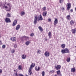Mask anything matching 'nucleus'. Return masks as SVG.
Returning <instances> with one entry per match:
<instances>
[{"label": "nucleus", "mask_w": 76, "mask_h": 76, "mask_svg": "<svg viewBox=\"0 0 76 76\" xmlns=\"http://www.w3.org/2000/svg\"><path fill=\"white\" fill-rule=\"evenodd\" d=\"M47 11H45L43 12V16H44L45 17L47 15Z\"/></svg>", "instance_id": "obj_15"}, {"label": "nucleus", "mask_w": 76, "mask_h": 76, "mask_svg": "<svg viewBox=\"0 0 76 76\" xmlns=\"http://www.w3.org/2000/svg\"><path fill=\"white\" fill-rule=\"evenodd\" d=\"M2 47L3 48H5V47H6V45H2Z\"/></svg>", "instance_id": "obj_35"}, {"label": "nucleus", "mask_w": 76, "mask_h": 76, "mask_svg": "<svg viewBox=\"0 0 76 76\" xmlns=\"http://www.w3.org/2000/svg\"><path fill=\"white\" fill-rule=\"evenodd\" d=\"M14 71H16V70H14Z\"/></svg>", "instance_id": "obj_49"}, {"label": "nucleus", "mask_w": 76, "mask_h": 76, "mask_svg": "<svg viewBox=\"0 0 76 76\" xmlns=\"http://www.w3.org/2000/svg\"><path fill=\"white\" fill-rule=\"evenodd\" d=\"M34 35V33H32L30 35V37H33Z\"/></svg>", "instance_id": "obj_34"}, {"label": "nucleus", "mask_w": 76, "mask_h": 76, "mask_svg": "<svg viewBox=\"0 0 76 76\" xmlns=\"http://www.w3.org/2000/svg\"><path fill=\"white\" fill-rule=\"evenodd\" d=\"M57 75H59V74L60 73V70H58L56 72Z\"/></svg>", "instance_id": "obj_30"}, {"label": "nucleus", "mask_w": 76, "mask_h": 76, "mask_svg": "<svg viewBox=\"0 0 76 76\" xmlns=\"http://www.w3.org/2000/svg\"><path fill=\"white\" fill-rule=\"evenodd\" d=\"M18 70H22V66L21 65H19L18 68Z\"/></svg>", "instance_id": "obj_26"}, {"label": "nucleus", "mask_w": 76, "mask_h": 76, "mask_svg": "<svg viewBox=\"0 0 76 76\" xmlns=\"http://www.w3.org/2000/svg\"><path fill=\"white\" fill-rule=\"evenodd\" d=\"M24 37L25 38H26V39H28V37Z\"/></svg>", "instance_id": "obj_44"}, {"label": "nucleus", "mask_w": 76, "mask_h": 76, "mask_svg": "<svg viewBox=\"0 0 76 76\" xmlns=\"http://www.w3.org/2000/svg\"><path fill=\"white\" fill-rule=\"evenodd\" d=\"M45 57H49L50 56V53L48 51H46L44 54Z\"/></svg>", "instance_id": "obj_6"}, {"label": "nucleus", "mask_w": 76, "mask_h": 76, "mask_svg": "<svg viewBox=\"0 0 76 76\" xmlns=\"http://www.w3.org/2000/svg\"><path fill=\"white\" fill-rule=\"evenodd\" d=\"M66 61L67 62H70V58H67Z\"/></svg>", "instance_id": "obj_27"}, {"label": "nucleus", "mask_w": 76, "mask_h": 76, "mask_svg": "<svg viewBox=\"0 0 76 76\" xmlns=\"http://www.w3.org/2000/svg\"><path fill=\"white\" fill-rule=\"evenodd\" d=\"M75 47H76V46H75Z\"/></svg>", "instance_id": "obj_51"}, {"label": "nucleus", "mask_w": 76, "mask_h": 76, "mask_svg": "<svg viewBox=\"0 0 76 76\" xmlns=\"http://www.w3.org/2000/svg\"><path fill=\"white\" fill-rule=\"evenodd\" d=\"M66 19L68 20H70V19H71V17H70V15H68L66 16Z\"/></svg>", "instance_id": "obj_14"}, {"label": "nucleus", "mask_w": 76, "mask_h": 76, "mask_svg": "<svg viewBox=\"0 0 76 76\" xmlns=\"http://www.w3.org/2000/svg\"><path fill=\"white\" fill-rule=\"evenodd\" d=\"M41 52V50H38L37 51V53H39L40 54V52Z\"/></svg>", "instance_id": "obj_36"}, {"label": "nucleus", "mask_w": 76, "mask_h": 76, "mask_svg": "<svg viewBox=\"0 0 76 76\" xmlns=\"http://www.w3.org/2000/svg\"><path fill=\"white\" fill-rule=\"evenodd\" d=\"M62 9H63V10H64V8L63 7L62 8Z\"/></svg>", "instance_id": "obj_47"}, {"label": "nucleus", "mask_w": 76, "mask_h": 76, "mask_svg": "<svg viewBox=\"0 0 76 76\" xmlns=\"http://www.w3.org/2000/svg\"><path fill=\"white\" fill-rule=\"evenodd\" d=\"M7 6H5V5L4 4L3 5V9L5 8V9H7L8 8L9 9H8L7 10V11L8 12L10 11V10H11V9L12 8V6H10V4L8 3L7 4Z\"/></svg>", "instance_id": "obj_2"}, {"label": "nucleus", "mask_w": 76, "mask_h": 76, "mask_svg": "<svg viewBox=\"0 0 76 76\" xmlns=\"http://www.w3.org/2000/svg\"><path fill=\"white\" fill-rule=\"evenodd\" d=\"M67 6L68 7L67 8V9L68 10H70V9L71 7V4L70 3H68L66 4Z\"/></svg>", "instance_id": "obj_4"}, {"label": "nucleus", "mask_w": 76, "mask_h": 76, "mask_svg": "<svg viewBox=\"0 0 76 76\" xmlns=\"http://www.w3.org/2000/svg\"><path fill=\"white\" fill-rule=\"evenodd\" d=\"M35 67V63H32L28 70L29 73L28 74L29 75H31V74H32L31 69L33 67Z\"/></svg>", "instance_id": "obj_3"}, {"label": "nucleus", "mask_w": 76, "mask_h": 76, "mask_svg": "<svg viewBox=\"0 0 76 76\" xmlns=\"http://www.w3.org/2000/svg\"><path fill=\"white\" fill-rule=\"evenodd\" d=\"M4 4L2 5V4L1 3H0V7H1L2 6L3 7V6Z\"/></svg>", "instance_id": "obj_38"}, {"label": "nucleus", "mask_w": 76, "mask_h": 76, "mask_svg": "<svg viewBox=\"0 0 76 76\" xmlns=\"http://www.w3.org/2000/svg\"><path fill=\"white\" fill-rule=\"evenodd\" d=\"M59 76H61V74L60 73L59 74Z\"/></svg>", "instance_id": "obj_46"}, {"label": "nucleus", "mask_w": 76, "mask_h": 76, "mask_svg": "<svg viewBox=\"0 0 76 76\" xmlns=\"http://www.w3.org/2000/svg\"><path fill=\"white\" fill-rule=\"evenodd\" d=\"M51 19L49 18L48 19V22H51Z\"/></svg>", "instance_id": "obj_39"}, {"label": "nucleus", "mask_w": 76, "mask_h": 76, "mask_svg": "<svg viewBox=\"0 0 76 76\" xmlns=\"http://www.w3.org/2000/svg\"><path fill=\"white\" fill-rule=\"evenodd\" d=\"M26 57V56L25 55H23L22 56V58L23 59H25Z\"/></svg>", "instance_id": "obj_17"}, {"label": "nucleus", "mask_w": 76, "mask_h": 76, "mask_svg": "<svg viewBox=\"0 0 76 76\" xmlns=\"http://www.w3.org/2000/svg\"><path fill=\"white\" fill-rule=\"evenodd\" d=\"M54 72H55V71L54 70L50 71L49 72L50 73H54Z\"/></svg>", "instance_id": "obj_29"}, {"label": "nucleus", "mask_w": 76, "mask_h": 76, "mask_svg": "<svg viewBox=\"0 0 76 76\" xmlns=\"http://www.w3.org/2000/svg\"><path fill=\"white\" fill-rule=\"evenodd\" d=\"M63 1V0H60L59 2L60 3H62Z\"/></svg>", "instance_id": "obj_37"}, {"label": "nucleus", "mask_w": 76, "mask_h": 76, "mask_svg": "<svg viewBox=\"0 0 76 76\" xmlns=\"http://www.w3.org/2000/svg\"><path fill=\"white\" fill-rule=\"evenodd\" d=\"M38 19V20H43V18H42L41 15H39L38 17V15H35L34 16V24L35 25H36V23H37V19Z\"/></svg>", "instance_id": "obj_1"}, {"label": "nucleus", "mask_w": 76, "mask_h": 76, "mask_svg": "<svg viewBox=\"0 0 76 76\" xmlns=\"http://www.w3.org/2000/svg\"><path fill=\"white\" fill-rule=\"evenodd\" d=\"M14 47L15 48H16V47H17V45L15 44V45H14Z\"/></svg>", "instance_id": "obj_41"}, {"label": "nucleus", "mask_w": 76, "mask_h": 76, "mask_svg": "<svg viewBox=\"0 0 76 76\" xmlns=\"http://www.w3.org/2000/svg\"><path fill=\"white\" fill-rule=\"evenodd\" d=\"M70 24L71 25H74V23H75V22H74L73 20H71L70 21Z\"/></svg>", "instance_id": "obj_16"}, {"label": "nucleus", "mask_w": 76, "mask_h": 76, "mask_svg": "<svg viewBox=\"0 0 76 76\" xmlns=\"http://www.w3.org/2000/svg\"><path fill=\"white\" fill-rule=\"evenodd\" d=\"M70 12H73V10L71 9Z\"/></svg>", "instance_id": "obj_45"}, {"label": "nucleus", "mask_w": 76, "mask_h": 76, "mask_svg": "<svg viewBox=\"0 0 76 76\" xmlns=\"http://www.w3.org/2000/svg\"><path fill=\"white\" fill-rule=\"evenodd\" d=\"M72 32L73 34H76V28L72 29Z\"/></svg>", "instance_id": "obj_12"}, {"label": "nucleus", "mask_w": 76, "mask_h": 76, "mask_svg": "<svg viewBox=\"0 0 76 76\" xmlns=\"http://www.w3.org/2000/svg\"><path fill=\"white\" fill-rule=\"evenodd\" d=\"M61 53H62V54H65V53H66L65 49L64 50H61Z\"/></svg>", "instance_id": "obj_24"}, {"label": "nucleus", "mask_w": 76, "mask_h": 76, "mask_svg": "<svg viewBox=\"0 0 76 76\" xmlns=\"http://www.w3.org/2000/svg\"><path fill=\"white\" fill-rule=\"evenodd\" d=\"M15 50L14 49H13L12 50L11 52L12 54H13L14 53H15Z\"/></svg>", "instance_id": "obj_31"}, {"label": "nucleus", "mask_w": 76, "mask_h": 76, "mask_svg": "<svg viewBox=\"0 0 76 76\" xmlns=\"http://www.w3.org/2000/svg\"><path fill=\"white\" fill-rule=\"evenodd\" d=\"M42 9L43 10H44V11H45V9H46V7H44Z\"/></svg>", "instance_id": "obj_33"}, {"label": "nucleus", "mask_w": 76, "mask_h": 76, "mask_svg": "<svg viewBox=\"0 0 76 76\" xmlns=\"http://www.w3.org/2000/svg\"><path fill=\"white\" fill-rule=\"evenodd\" d=\"M20 26L19 25H18L15 28V30H16V31H18L19 29H20Z\"/></svg>", "instance_id": "obj_9"}, {"label": "nucleus", "mask_w": 76, "mask_h": 76, "mask_svg": "<svg viewBox=\"0 0 76 76\" xmlns=\"http://www.w3.org/2000/svg\"><path fill=\"white\" fill-rule=\"evenodd\" d=\"M19 76H23V75H22V74H19Z\"/></svg>", "instance_id": "obj_42"}, {"label": "nucleus", "mask_w": 76, "mask_h": 76, "mask_svg": "<svg viewBox=\"0 0 76 76\" xmlns=\"http://www.w3.org/2000/svg\"><path fill=\"white\" fill-rule=\"evenodd\" d=\"M61 69V66L60 65H57L56 67V69L57 70H60Z\"/></svg>", "instance_id": "obj_10"}, {"label": "nucleus", "mask_w": 76, "mask_h": 76, "mask_svg": "<svg viewBox=\"0 0 76 76\" xmlns=\"http://www.w3.org/2000/svg\"><path fill=\"white\" fill-rule=\"evenodd\" d=\"M76 70V69L74 68H72L71 69V71L72 72H73V73H74V72H75V71Z\"/></svg>", "instance_id": "obj_23"}, {"label": "nucleus", "mask_w": 76, "mask_h": 76, "mask_svg": "<svg viewBox=\"0 0 76 76\" xmlns=\"http://www.w3.org/2000/svg\"><path fill=\"white\" fill-rule=\"evenodd\" d=\"M65 53H70L69 50L67 48L65 49Z\"/></svg>", "instance_id": "obj_11"}, {"label": "nucleus", "mask_w": 76, "mask_h": 76, "mask_svg": "<svg viewBox=\"0 0 76 76\" xmlns=\"http://www.w3.org/2000/svg\"><path fill=\"white\" fill-rule=\"evenodd\" d=\"M30 43H31L30 41H27L26 42V45H28Z\"/></svg>", "instance_id": "obj_25"}, {"label": "nucleus", "mask_w": 76, "mask_h": 76, "mask_svg": "<svg viewBox=\"0 0 76 76\" xmlns=\"http://www.w3.org/2000/svg\"><path fill=\"white\" fill-rule=\"evenodd\" d=\"M58 23V20L56 18L53 24L54 26H56V25Z\"/></svg>", "instance_id": "obj_7"}, {"label": "nucleus", "mask_w": 76, "mask_h": 76, "mask_svg": "<svg viewBox=\"0 0 76 76\" xmlns=\"http://www.w3.org/2000/svg\"><path fill=\"white\" fill-rule=\"evenodd\" d=\"M51 32L50 31L48 33V36H49V38H51Z\"/></svg>", "instance_id": "obj_13"}, {"label": "nucleus", "mask_w": 76, "mask_h": 76, "mask_svg": "<svg viewBox=\"0 0 76 76\" xmlns=\"http://www.w3.org/2000/svg\"><path fill=\"white\" fill-rule=\"evenodd\" d=\"M38 28L39 29V30L41 31V32H42L43 30L42 29V28L41 27V26H39L38 27Z\"/></svg>", "instance_id": "obj_21"}, {"label": "nucleus", "mask_w": 76, "mask_h": 76, "mask_svg": "<svg viewBox=\"0 0 76 76\" xmlns=\"http://www.w3.org/2000/svg\"><path fill=\"white\" fill-rule=\"evenodd\" d=\"M25 12H24L23 11L22 12L20 13V15L21 16H22L25 15Z\"/></svg>", "instance_id": "obj_20"}, {"label": "nucleus", "mask_w": 76, "mask_h": 76, "mask_svg": "<svg viewBox=\"0 0 76 76\" xmlns=\"http://www.w3.org/2000/svg\"><path fill=\"white\" fill-rule=\"evenodd\" d=\"M2 72V70L1 69H0V73H1Z\"/></svg>", "instance_id": "obj_43"}, {"label": "nucleus", "mask_w": 76, "mask_h": 76, "mask_svg": "<svg viewBox=\"0 0 76 76\" xmlns=\"http://www.w3.org/2000/svg\"><path fill=\"white\" fill-rule=\"evenodd\" d=\"M17 22H18V21H17V20H15L12 23V26H15L17 24Z\"/></svg>", "instance_id": "obj_8"}, {"label": "nucleus", "mask_w": 76, "mask_h": 76, "mask_svg": "<svg viewBox=\"0 0 76 76\" xmlns=\"http://www.w3.org/2000/svg\"><path fill=\"white\" fill-rule=\"evenodd\" d=\"M1 38V37L0 36V38Z\"/></svg>", "instance_id": "obj_50"}, {"label": "nucleus", "mask_w": 76, "mask_h": 76, "mask_svg": "<svg viewBox=\"0 0 76 76\" xmlns=\"http://www.w3.org/2000/svg\"><path fill=\"white\" fill-rule=\"evenodd\" d=\"M42 76H44V75H45V72L44 71H42Z\"/></svg>", "instance_id": "obj_32"}, {"label": "nucleus", "mask_w": 76, "mask_h": 76, "mask_svg": "<svg viewBox=\"0 0 76 76\" xmlns=\"http://www.w3.org/2000/svg\"><path fill=\"white\" fill-rule=\"evenodd\" d=\"M2 42H1V41H0V45H2Z\"/></svg>", "instance_id": "obj_40"}, {"label": "nucleus", "mask_w": 76, "mask_h": 76, "mask_svg": "<svg viewBox=\"0 0 76 76\" xmlns=\"http://www.w3.org/2000/svg\"><path fill=\"white\" fill-rule=\"evenodd\" d=\"M55 68H56V67H56V66H55Z\"/></svg>", "instance_id": "obj_48"}, {"label": "nucleus", "mask_w": 76, "mask_h": 76, "mask_svg": "<svg viewBox=\"0 0 76 76\" xmlns=\"http://www.w3.org/2000/svg\"><path fill=\"white\" fill-rule=\"evenodd\" d=\"M66 47V45L64 44H63L61 45V47L62 48H64Z\"/></svg>", "instance_id": "obj_22"}, {"label": "nucleus", "mask_w": 76, "mask_h": 76, "mask_svg": "<svg viewBox=\"0 0 76 76\" xmlns=\"http://www.w3.org/2000/svg\"><path fill=\"white\" fill-rule=\"evenodd\" d=\"M38 69H37V66L35 67V70L36 71H38L39 70H40V67L39 66H38Z\"/></svg>", "instance_id": "obj_28"}, {"label": "nucleus", "mask_w": 76, "mask_h": 76, "mask_svg": "<svg viewBox=\"0 0 76 76\" xmlns=\"http://www.w3.org/2000/svg\"><path fill=\"white\" fill-rule=\"evenodd\" d=\"M7 17H8L9 18H10L11 17V14L9 13H7L6 15Z\"/></svg>", "instance_id": "obj_18"}, {"label": "nucleus", "mask_w": 76, "mask_h": 76, "mask_svg": "<svg viewBox=\"0 0 76 76\" xmlns=\"http://www.w3.org/2000/svg\"><path fill=\"white\" fill-rule=\"evenodd\" d=\"M5 21L6 22V23H9L10 22H11V21H10V18H6L5 20Z\"/></svg>", "instance_id": "obj_5"}, {"label": "nucleus", "mask_w": 76, "mask_h": 76, "mask_svg": "<svg viewBox=\"0 0 76 76\" xmlns=\"http://www.w3.org/2000/svg\"><path fill=\"white\" fill-rule=\"evenodd\" d=\"M11 39V40H12V41H16V39L15 37H12Z\"/></svg>", "instance_id": "obj_19"}]
</instances>
